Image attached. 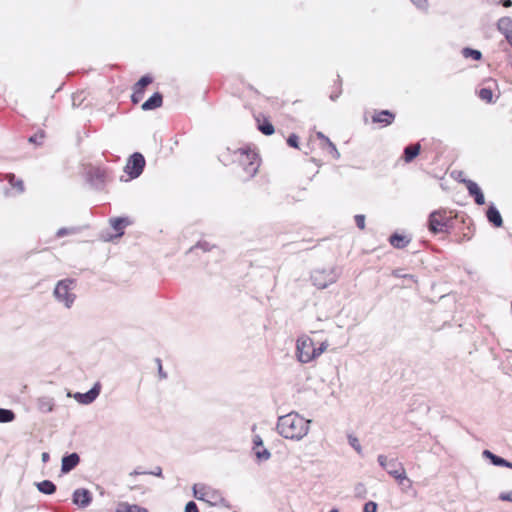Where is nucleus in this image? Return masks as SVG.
<instances>
[{"label": "nucleus", "mask_w": 512, "mask_h": 512, "mask_svg": "<svg viewBox=\"0 0 512 512\" xmlns=\"http://www.w3.org/2000/svg\"><path fill=\"white\" fill-rule=\"evenodd\" d=\"M130 221L126 217H118L110 220L111 227L116 231L114 237H121L124 234V228L129 225ZM113 236L109 237L111 240Z\"/></svg>", "instance_id": "f3484780"}, {"label": "nucleus", "mask_w": 512, "mask_h": 512, "mask_svg": "<svg viewBox=\"0 0 512 512\" xmlns=\"http://www.w3.org/2000/svg\"><path fill=\"white\" fill-rule=\"evenodd\" d=\"M258 121V129L264 134V135H272L274 133V126L272 123L268 120H264L262 123H260L259 119Z\"/></svg>", "instance_id": "bb28decb"}, {"label": "nucleus", "mask_w": 512, "mask_h": 512, "mask_svg": "<svg viewBox=\"0 0 512 512\" xmlns=\"http://www.w3.org/2000/svg\"><path fill=\"white\" fill-rule=\"evenodd\" d=\"M144 96V90L137 89V86H133V93L131 95V101L133 104H138Z\"/></svg>", "instance_id": "2f4dec72"}, {"label": "nucleus", "mask_w": 512, "mask_h": 512, "mask_svg": "<svg viewBox=\"0 0 512 512\" xmlns=\"http://www.w3.org/2000/svg\"><path fill=\"white\" fill-rule=\"evenodd\" d=\"M43 139H44V132H43V131H41V132L36 133V134H34L33 136H31V137L29 138V142H30V143H34V144H37V145H40V144H42Z\"/></svg>", "instance_id": "c9c22d12"}, {"label": "nucleus", "mask_w": 512, "mask_h": 512, "mask_svg": "<svg viewBox=\"0 0 512 512\" xmlns=\"http://www.w3.org/2000/svg\"><path fill=\"white\" fill-rule=\"evenodd\" d=\"M499 499L501 501L512 502V490L507 491V492H501L499 494Z\"/></svg>", "instance_id": "49530a36"}, {"label": "nucleus", "mask_w": 512, "mask_h": 512, "mask_svg": "<svg viewBox=\"0 0 512 512\" xmlns=\"http://www.w3.org/2000/svg\"><path fill=\"white\" fill-rule=\"evenodd\" d=\"M348 442L355 449V451L358 454L362 453V447H361L357 437H355L353 435H348Z\"/></svg>", "instance_id": "72a5a7b5"}, {"label": "nucleus", "mask_w": 512, "mask_h": 512, "mask_svg": "<svg viewBox=\"0 0 512 512\" xmlns=\"http://www.w3.org/2000/svg\"><path fill=\"white\" fill-rule=\"evenodd\" d=\"M156 364H157V367H158V376L160 379H166L167 378V373L163 370V367H162V362L159 358H156Z\"/></svg>", "instance_id": "79ce46f5"}, {"label": "nucleus", "mask_w": 512, "mask_h": 512, "mask_svg": "<svg viewBox=\"0 0 512 512\" xmlns=\"http://www.w3.org/2000/svg\"><path fill=\"white\" fill-rule=\"evenodd\" d=\"M298 143H299V138H298V136L296 134L289 135V137L287 139V144L290 147L298 148Z\"/></svg>", "instance_id": "a19ab883"}, {"label": "nucleus", "mask_w": 512, "mask_h": 512, "mask_svg": "<svg viewBox=\"0 0 512 512\" xmlns=\"http://www.w3.org/2000/svg\"><path fill=\"white\" fill-rule=\"evenodd\" d=\"M460 181L465 183L469 194L474 198L477 205H483L485 203L484 194L476 182L469 179H462Z\"/></svg>", "instance_id": "ddd939ff"}, {"label": "nucleus", "mask_w": 512, "mask_h": 512, "mask_svg": "<svg viewBox=\"0 0 512 512\" xmlns=\"http://www.w3.org/2000/svg\"><path fill=\"white\" fill-rule=\"evenodd\" d=\"M392 274H393V276H395L397 278L409 277V279L412 282H416V279H415L414 275H412V274H403L401 269L394 270Z\"/></svg>", "instance_id": "ea45409f"}, {"label": "nucleus", "mask_w": 512, "mask_h": 512, "mask_svg": "<svg viewBox=\"0 0 512 512\" xmlns=\"http://www.w3.org/2000/svg\"><path fill=\"white\" fill-rule=\"evenodd\" d=\"M386 471L390 476L395 478L399 484H402L404 481H406L408 486L411 487L412 481L407 478L405 468L403 464L397 460V458H391L389 460V465Z\"/></svg>", "instance_id": "1a4fd4ad"}, {"label": "nucleus", "mask_w": 512, "mask_h": 512, "mask_svg": "<svg viewBox=\"0 0 512 512\" xmlns=\"http://www.w3.org/2000/svg\"><path fill=\"white\" fill-rule=\"evenodd\" d=\"M147 474L157 477H163L162 468L160 466H156L153 470L147 471Z\"/></svg>", "instance_id": "09e8293b"}, {"label": "nucleus", "mask_w": 512, "mask_h": 512, "mask_svg": "<svg viewBox=\"0 0 512 512\" xmlns=\"http://www.w3.org/2000/svg\"><path fill=\"white\" fill-rule=\"evenodd\" d=\"M192 491L196 499L207 502L211 506L223 505L225 503V498L219 490L205 484H194Z\"/></svg>", "instance_id": "39448f33"}, {"label": "nucleus", "mask_w": 512, "mask_h": 512, "mask_svg": "<svg viewBox=\"0 0 512 512\" xmlns=\"http://www.w3.org/2000/svg\"><path fill=\"white\" fill-rule=\"evenodd\" d=\"M505 351L508 353H512V350H510V349H506Z\"/></svg>", "instance_id": "4d7b16f0"}, {"label": "nucleus", "mask_w": 512, "mask_h": 512, "mask_svg": "<svg viewBox=\"0 0 512 512\" xmlns=\"http://www.w3.org/2000/svg\"><path fill=\"white\" fill-rule=\"evenodd\" d=\"M354 219H355V223H356L357 227L359 229L363 230L365 228V215L357 214V215H355Z\"/></svg>", "instance_id": "58836bf2"}, {"label": "nucleus", "mask_w": 512, "mask_h": 512, "mask_svg": "<svg viewBox=\"0 0 512 512\" xmlns=\"http://www.w3.org/2000/svg\"><path fill=\"white\" fill-rule=\"evenodd\" d=\"M77 232H78V228H76V227H71V228L62 227L57 230L56 237L61 238L66 235H69V234H75Z\"/></svg>", "instance_id": "473e14b6"}, {"label": "nucleus", "mask_w": 512, "mask_h": 512, "mask_svg": "<svg viewBox=\"0 0 512 512\" xmlns=\"http://www.w3.org/2000/svg\"><path fill=\"white\" fill-rule=\"evenodd\" d=\"M389 243L397 249H403L410 243V239L398 233H394L390 236Z\"/></svg>", "instance_id": "5701e85b"}, {"label": "nucleus", "mask_w": 512, "mask_h": 512, "mask_svg": "<svg viewBox=\"0 0 512 512\" xmlns=\"http://www.w3.org/2000/svg\"><path fill=\"white\" fill-rule=\"evenodd\" d=\"M37 489L46 495H51L56 491V485L50 480H43L37 483Z\"/></svg>", "instance_id": "393cba45"}, {"label": "nucleus", "mask_w": 512, "mask_h": 512, "mask_svg": "<svg viewBox=\"0 0 512 512\" xmlns=\"http://www.w3.org/2000/svg\"><path fill=\"white\" fill-rule=\"evenodd\" d=\"M341 274L338 267L315 269L311 273L312 284L318 289H325L337 282Z\"/></svg>", "instance_id": "7ed1b4c3"}, {"label": "nucleus", "mask_w": 512, "mask_h": 512, "mask_svg": "<svg viewBox=\"0 0 512 512\" xmlns=\"http://www.w3.org/2000/svg\"><path fill=\"white\" fill-rule=\"evenodd\" d=\"M450 218L445 210H436L429 215L428 228L434 233H444L449 229Z\"/></svg>", "instance_id": "0eeeda50"}, {"label": "nucleus", "mask_w": 512, "mask_h": 512, "mask_svg": "<svg viewBox=\"0 0 512 512\" xmlns=\"http://www.w3.org/2000/svg\"><path fill=\"white\" fill-rule=\"evenodd\" d=\"M147 474V471H141L139 469H135L133 472H131V475H143Z\"/></svg>", "instance_id": "864d4df0"}, {"label": "nucleus", "mask_w": 512, "mask_h": 512, "mask_svg": "<svg viewBox=\"0 0 512 512\" xmlns=\"http://www.w3.org/2000/svg\"><path fill=\"white\" fill-rule=\"evenodd\" d=\"M328 347L326 341L322 342L319 347H315V359L318 358Z\"/></svg>", "instance_id": "c03bdc74"}, {"label": "nucleus", "mask_w": 512, "mask_h": 512, "mask_svg": "<svg viewBox=\"0 0 512 512\" xmlns=\"http://www.w3.org/2000/svg\"><path fill=\"white\" fill-rule=\"evenodd\" d=\"M317 138L324 141L326 145L328 144V141H331L327 136H325L322 132H317Z\"/></svg>", "instance_id": "3c124183"}, {"label": "nucleus", "mask_w": 512, "mask_h": 512, "mask_svg": "<svg viewBox=\"0 0 512 512\" xmlns=\"http://www.w3.org/2000/svg\"><path fill=\"white\" fill-rule=\"evenodd\" d=\"M144 167H145L144 156L139 152H135L129 157L127 164L125 166V172L132 179H135L142 174Z\"/></svg>", "instance_id": "6e6552de"}, {"label": "nucleus", "mask_w": 512, "mask_h": 512, "mask_svg": "<svg viewBox=\"0 0 512 512\" xmlns=\"http://www.w3.org/2000/svg\"><path fill=\"white\" fill-rule=\"evenodd\" d=\"M153 81L152 77L149 75H145L139 79L134 85L137 86V89L144 90L146 86L151 84Z\"/></svg>", "instance_id": "7c9ffc66"}, {"label": "nucleus", "mask_w": 512, "mask_h": 512, "mask_svg": "<svg viewBox=\"0 0 512 512\" xmlns=\"http://www.w3.org/2000/svg\"><path fill=\"white\" fill-rule=\"evenodd\" d=\"M389 460L388 457L386 455H383V454H380L378 455L377 457V461L379 463V465L384 469V470H387L388 468V465H389Z\"/></svg>", "instance_id": "e433bc0d"}, {"label": "nucleus", "mask_w": 512, "mask_h": 512, "mask_svg": "<svg viewBox=\"0 0 512 512\" xmlns=\"http://www.w3.org/2000/svg\"><path fill=\"white\" fill-rule=\"evenodd\" d=\"M238 161L244 172V180L251 179L258 172L260 159L255 151L250 149H240Z\"/></svg>", "instance_id": "20e7f679"}, {"label": "nucleus", "mask_w": 512, "mask_h": 512, "mask_svg": "<svg viewBox=\"0 0 512 512\" xmlns=\"http://www.w3.org/2000/svg\"><path fill=\"white\" fill-rule=\"evenodd\" d=\"M80 462V457L77 453H71L62 458L61 472L66 474L73 470Z\"/></svg>", "instance_id": "dca6fc26"}, {"label": "nucleus", "mask_w": 512, "mask_h": 512, "mask_svg": "<svg viewBox=\"0 0 512 512\" xmlns=\"http://www.w3.org/2000/svg\"><path fill=\"white\" fill-rule=\"evenodd\" d=\"M163 96L159 92H155L149 99H147L141 106L142 110L150 111L162 106Z\"/></svg>", "instance_id": "a211bd4d"}, {"label": "nucleus", "mask_w": 512, "mask_h": 512, "mask_svg": "<svg viewBox=\"0 0 512 512\" xmlns=\"http://www.w3.org/2000/svg\"><path fill=\"white\" fill-rule=\"evenodd\" d=\"M195 248H200L203 251H210L212 246L208 242L203 241V242H198L197 245L195 246Z\"/></svg>", "instance_id": "de8ad7c7"}, {"label": "nucleus", "mask_w": 512, "mask_h": 512, "mask_svg": "<svg viewBox=\"0 0 512 512\" xmlns=\"http://www.w3.org/2000/svg\"><path fill=\"white\" fill-rule=\"evenodd\" d=\"M328 148H329V152L330 154L333 156V158L335 159H339L340 158V153L339 151L337 150L335 144L332 142V141H328V144H327Z\"/></svg>", "instance_id": "4c0bfd02"}, {"label": "nucleus", "mask_w": 512, "mask_h": 512, "mask_svg": "<svg viewBox=\"0 0 512 512\" xmlns=\"http://www.w3.org/2000/svg\"><path fill=\"white\" fill-rule=\"evenodd\" d=\"M49 460V454L47 452L42 453V461L45 463Z\"/></svg>", "instance_id": "5fc2aeb1"}, {"label": "nucleus", "mask_w": 512, "mask_h": 512, "mask_svg": "<svg viewBox=\"0 0 512 512\" xmlns=\"http://www.w3.org/2000/svg\"><path fill=\"white\" fill-rule=\"evenodd\" d=\"M36 406L41 413H50L54 410L55 402L52 397L42 396L37 399Z\"/></svg>", "instance_id": "aec40b11"}, {"label": "nucleus", "mask_w": 512, "mask_h": 512, "mask_svg": "<svg viewBox=\"0 0 512 512\" xmlns=\"http://www.w3.org/2000/svg\"><path fill=\"white\" fill-rule=\"evenodd\" d=\"M497 29L512 46V18L508 16L501 17L497 22Z\"/></svg>", "instance_id": "4468645a"}, {"label": "nucleus", "mask_w": 512, "mask_h": 512, "mask_svg": "<svg viewBox=\"0 0 512 512\" xmlns=\"http://www.w3.org/2000/svg\"><path fill=\"white\" fill-rule=\"evenodd\" d=\"M310 420L305 419L297 412H290L278 417L276 430L285 439L299 441L309 432Z\"/></svg>", "instance_id": "f257e3e1"}, {"label": "nucleus", "mask_w": 512, "mask_h": 512, "mask_svg": "<svg viewBox=\"0 0 512 512\" xmlns=\"http://www.w3.org/2000/svg\"><path fill=\"white\" fill-rule=\"evenodd\" d=\"M482 454L485 458L489 459L494 466H502L512 469L511 462L507 461L506 459L500 456L495 455L491 451L484 450Z\"/></svg>", "instance_id": "412c9836"}, {"label": "nucleus", "mask_w": 512, "mask_h": 512, "mask_svg": "<svg viewBox=\"0 0 512 512\" xmlns=\"http://www.w3.org/2000/svg\"><path fill=\"white\" fill-rule=\"evenodd\" d=\"M76 288V280L71 278L62 279L57 282L53 296L55 300L62 304L65 308L70 309L77 298L74 290Z\"/></svg>", "instance_id": "f03ea898"}, {"label": "nucleus", "mask_w": 512, "mask_h": 512, "mask_svg": "<svg viewBox=\"0 0 512 512\" xmlns=\"http://www.w3.org/2000/svg\"><path fill=\"white\" fill-rule=\"evenodd\" d=\"M340 94H341V87H339V89H338L336 92H332V93L330 94V99H331L332 101H335L336 99H338V97L340 96Z\"/></svg>", "instance_id": "8fccbe9b"}, {"label": "nucleus", "mask_w": 512, "mask_h": 512, "mask_svg": "<svg viewBox=\"0 0 512 512\" xmlns=\"http://www.w3.org/2000/svg\"><path fill=\"white\" fill-rule=\"evenodd\" d=\"M328 512H339L337 509H331L330 511Z\"/></svg>", "instance_id": "6e6d98bb"}, {"label": "nucleus", "mask_w": 512, "mask_h": 512, "mask_svg": "<svg viewBox=\"0 0 512 512\" xmlns=\"http://www.w3.org/2000/svg\"><path fill=\"white\" fill-rule=\"evenodd\" d=\"M6 179L12 187L17 189L18 193L24 192V183L21 179L16 178V176L11 173L7 174Z\"/></svg>", "instance_id": "a878e982"}, {"label": "nucleus", "mask_w": 512, "mask_h": 512, "mask_svg": "<svg viewBox=\"0 0 512 512\" xmlns=\"http://www.w3.org/2000/svg\"><path fill=\"white\" fill-rule=\"evenodd\" d=\"M15 419V414L10 409L0 408V423H9Z\"/></svg>", "instance_id": "cd10ccee"}, {"label": "nucleus", "mask_w": 512, "mask_h": 512, "mask_svg": "<svg viewBox=\"0 0 512 512\" xmlns=\"http://www.w3.org/2000/svg\"><path fill=\"white\" fill-rule=\"evenodd\" d=\"M417 9L426 12L428 10V1L427 0H410Z\"/></svg>", "instance_id": "f704fd0d"}, {"label": "nucleus", "mask_w": 512, "mask_h": 512, "mask_svg": "<svg viewBox=\"0 0 512 512\" xmlns=\"http://www.w3.org/2000/svg\"><path fill=\"white\" fill-rule=\"evenodd\" d=\"M253 451L255 453L258 462L267 461L271 457V453L268 449L264 448L263 440L260 435L253 436Z\"/></svg>", "instance_id": "f8f14e48"}, {"label": "nucleus", "mask_w": 512, "mask_h": 512, "mask_svg": "<svg viewBox=\"0 0 512 512\" xmlns=\"http://www.w3.org/2000/svg\"><path fill=\"white\" fill-rule=\"evenodd\" d=\"M486 217L488 221L495 227H501L503 225L502 216L494 204L489 205L486 212Z\"/></svg>", "instance_id": "6ab92c4d"}, {"label": "nucleus", "mask_w": 512, "mask_h": 512, "mask_svg": "<svg viewBox=\"0 0 512 512\" xmlns=\"http://www.w3.org/2000/svg\"><path fill=\"white\" fill-rule=\"evenodd\" d=\"M478 96L481 100L491 103L493 101V92L491 88L483 87L478 91Z\"/></svg>", "instance_id": "c85d7f7f"}, {"label": "nucleus", "mask_w": 512, "mask_h": 512, "mask_svg": "<svg viewBox=\"0 0 512 512\" xmlns=\"http://www.w3.org/2000/svg\"><path fill=\"white\" fill-rule=\"evenodd\" d=\"M100 391H101V384H100V382H96L93 385V387L86 393L77 392L74 394L73 397L78 403L83 404V405H89L96 400V398L100 394Z\"/></svg>", "instance_id": "9d476101"}, {"label": "nucleus", "mask_w": 512, "mask_h": 512, "mask_svg": "<svg viewBox=\"0 0 512 512\" xmlns=\"http://www.w3.org/2000/svg\"><path fill=\"white\" fill-rule=\"evenodd\" d=\"M500 3L505 7V8H510L512 6V0H500Z\"/></svg>", "instance_id": "603ef678"}, {"label": "nucleus", "mask_w": 512, "mask_h": 512, "mask_svg": "<svg viewBox=\"0 0 512 512\" xmlns=\"http://www.w3.org/2000/svg\"><path fill=\"white\" fill-rule=\"evenodd\" d=\"M395 119V114L389 110H381L377 111L372 116L373 123H379L383 127H386L393 123Z\"/></svg>", "instance_id": "2eb2a0df"}, {"label": "nucleus", "mask_w": 512, "mask_h": 512, "mask_svg": "<svg viewBox=\"0 0 512 512\" xmlns=\"http://www.w3.org/2000/svg\"><path fill=\"white\" fill-rule=\"evenodd\" d=\"M296 356L301 363H309L315 359V345L307 335L298 337L296 341Z\"/></svg>", "instance_id": "423d86ee"}, {"label": "nucleus", "mask_w": 512, "mask_h": 512, "mask_svg": "<svg viewBox=\"0 0 512 512\" xmlns=\"http://www.w3.org/2000/svg\"><path fill=\"white\" fill-rule=\"evenodd\" d=\"M377 511V503L373 501H368L364 505L363 512H376Z\"/></svg>", "instance_id": "37998d69"}, {"label": "nucleus", "mask_w": 512, "mask_h": 512, "mask_svg": "<svg viewBox=\"0 0 512 512\" xmlns=\"http://www.w3.org/2000/svg\"><path fill=\"white\" fill-rule=\"evenodd\" d=\"M185 512H199L197 504L194 501H189L185 506Z\"/></svg>", "instance_id": "a18cd8bd"}, {"label": "nucleus", "mask_w": 512, "mask_h": 512, "mask_svg": "<svg viewBox=\"0 0 512 512\" xmlns=\"http://www.w3.org/2000/svg\"><path fill=\"white\" fill-rule=\"evenodd\" d=\"M421 146L419 143L408 145L404 148L403 159L406 163L412 162L419 154Z\"/></svg>", "instance_id": "4be33fe9"}, {"label": "nucleus", "mask_w": 512, "mask_h": 512, "mask_svg": "<svg viewBox=\"0 0 512 512\" xmlns=\"http://www.w3.org/2000/svg\"><path fill=\"white\" fill-rule=\"evenodd\" d=\"M72 502L80 508H86L92 502V494L88 489L78 488L73 492Z\"/></svg>", "instance_id": "9b49d317"}, {"label": "nucleus", "mask_w": 512, "mask_h": 512, "mask_svg": "<svg viewBox=\"0 0 512 512\" xmlns=\"http://www.w3.org/2000/svg\"><path fill=\"white\" fill-rule=\"evenodd\" d=\"M116 512H148V509L137 504L122 502L117 506Z\"/></svg>", "instance_id": "b1692460"}, {"label": "nucleus", "mask_w": 512, "mask_h": 512, "mask_svg": "<svg viewBox=\"0 0 512 512\" xmlns=\"http://www.w3.org/2000/svg\"><path fill=\"white\" fill-rule=\"evenodd\" d=\"M462 55L465 57V58H469L471 57L472 59L474 60H480L482 58V53L481 51L479 50H476V49H472V48H464L462 50Z\"/></svg>", "instance_id": "c756f323"}]
</instances>
